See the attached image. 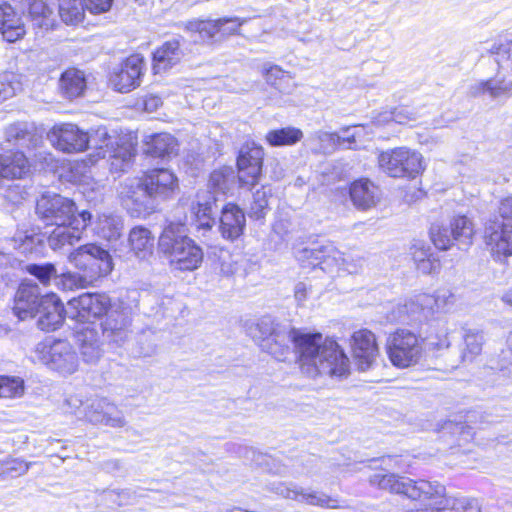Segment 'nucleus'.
<instances>
[{"label": "nucleus", "mask_w": 512, "mask_h": 512, "mask_svg": "<svg viewBox=\"0 0 512 512\" xmlns=\"http://www.w3.org/2000/svg\"><path fill=\"white\" fill-rule=\"evenodd\" d=\"M259 347L283 361L294 345L301 371L309 377L327 375L343 377L349 373L350 361L341 346L321 333H307L263 316L248 328Z\"/></svg>", "instance_id": "nucleus-1"}, {"label": "nucleus", "mask_w": 512, "mask_h": 512, "mask_svg": "<svg viewBox=\"0 0 512 512\" xmlns=\"http://www.w3.org/2000/svg\"><path fill=\"white\" fill-rule=\"evenodd\" d=\"M179 190L178 178L168 169H154L130 185V216H146L155 211L157 199H167Z\"/></svg>", "instance_id": "nucleus-2"}, {"label": "nucleus", "mask_w": 512, "mask_h": 512, "mask_svg": "<svg viewBox=\"0 0 512 512\" xmlns=\"http://www.w3.org/2000/svg\"><path fill=\"white\" fill-rule=\"evenodd\" d=\"M158 248L176 269L193 271L203 261V251L187 236L184 225L171 222L162 231Z\"/></svg>", "instance_id": "nucleus-3"}, {"label": "nucleus", "mask_w": 512, "mask_h": 512, "mask_svg": "<svg viewBox=\"0 0 512 512\" xmlns=\"http://www.w3.org/2000/svg\"><path fill=\"white\" fill-rule=\"evenodd\" d=\"M498 69L494 77L480 80L469 87L472 97L488 96L491 99H502L512 96V40L494 44L490 49Z\"/></svg>", "instance_id": "nucleus-4"}, {"label": "nucleus", "mask_w": 512, "mask_h": 512, "mask_svg": "<svg viewBox=\"0 0 512 512\" xmlns=\"http://www.w3.org/2000/svg\"><path fill=\"white\" fill-rule=\"evenodd\" d=\"M370 483L380 489L391 493L402 494L412 500H428L442 498L445 495V487L437 482L426 480H412L394 473L378 472L370 477Z\"/></svg>", "instance_id": "nucleus-5"}, {"label": "nucleus", "mask_w": 512, "mask_h": 512, "mask_svg": "<svg viewBox=\"0 0 512 512\" xmlns=\"http://www.w3.org/2000/svg\"><path fill=\"white\" fill-rule=\"evenodd\" d=\"M484 239L494 257L512 255V197L501 200L497 214L486 223Z\"/></svg>", "instance_id": "nucleus-6"}, {"label": "nucleus", "mask_w": 512, "mask_h": 512, "mask_svg": "<svg viewBox=\"0 0 512 512\" xmlns=\"http://www.w3.org/2000/svg\"><path fill=\"white\" fill-rule=\"evenodd\" d=\"M294 256L302 267L315 268L319 266L325 272H333L337 270L347 271L348 273H356L361 267L363 259H358V264L348 261L340 252L331 244L316 245L312 247H294Z\"/></svg>", "instance_id": "nucleus-7"}, {"label": "nucleus", "mask_w": 512, "mask_h": 512, "mask_svg": "<svg viewBox=\"0 0 512 512\" xmlns=\"http://www.w3.org/2000/svg\"><path fill=\"white\" fill-rule=\"evenodd\" d=\"M34 362L46 365L63 376L78 370L79 359L73 346L66 340L46 339L38 343L32 351Z\"/></svg>", "instance_id": "nucleus-8"}, {"label": "nucleus", "mask_w": 512, "mask_h": 512, "mask_svg": "<svg viewBox=\"0 0 512 512\" xmlns=\"http://www.w3.org/2000/svg\"><path fill=\"white\" fill-rule=\"evenodd\" d=\"M378 165L393 178L414 179L425 170L422 154L405 146L380 152Z\"/></svg>", "instance_id": "nucleus-9"}, {"label": "nucleus", "mask_w": 512, "mask_h": 512, "mask_svg": "<svg viewBox=\"0 0 512 512\" xmlns=\"http://www.w3.org/2000/svg\"><path fill=\"white\" fill-rule=\"evenodd\" d=\"M422 352L420 337L410 330L397 329L387 337L386 353L392 365L397 368L403 369L416 365Z\"/></svg>", "instance_id": "nucleus-10"}, {"label": "nucleus", "mask_w": 512, "mask_h": 512, "mask_svg": "<svg viewBox=\"0 0 512 512\" xmlns=\"http://www.w3.org/2000/svg\"><path fill=\"white\" fill-rule=\"evenodd\" d=\"M69 261L93 281L112 270L109 253L95 244L80 246L69 254Z\"/></svg>", "instance_id": "nucleus-11"}, {"label": "nucleus", "mask_w": 512, "mask_h": 512, "mask_svg": "<svg viewBox=\"0 0 512 512\" xmlns=\"http://www.w3.org/2000/svg\"><path fill=\"white\" fill-rule=\"evenodd\" d=\"M36 213L45 225L65 224L77 218L75 203L56 193L46 192L37 200Z\"/></svg>", "instance_id": "nucleus-12"}, {"label": "nucleus", "mask_w": 512, "mask_h": 512, "mask_svg": "<svg viewBox=\"0 0 512 512\" xmlns=\"http://www.w3.org/2000/svg\"><path fill=\"white\" fill-rule=\"evenodd\" d=\"M109 298L99 293H84L67 303L66 313L78 322H92L107 313Z\"/></svg>", "instance_id": "nucleus-13"}, {"label": "nucleus", "mask_w": 512, "mask_h": 512, "mask_svg": "<svg viewBox=\"0 0 512 512\" xmlns=\"http://www.w3.org/2000/svg\"><path fill=\"white\" fill-rule=\"evenodd\" d=\"M264 158L263 148L254 141H246L237 157L238 181L241 186H254L258 183Z\"/></svg>", "instance_id": "nucleus-14"}, {"label": "nucleus", "mask_w": 512, "mask_h": 512, "mask_svg": "<svg viewBox=\"0 0 512 512\" xmlns=\"http://www.w3.org/2000/svg\"><path fill=\"white\" fill-rule=\"evenodd\" d=\"M48 138L54 147L66 153L83 152L88 149L89 142L95 140V136H88V132L72 123L54 126Z\"/></svg>", "instance_id": "nucleus-15"}, {"label": "nucleus", "mask_w": 512, "mask_h": 512, "mask_svg": "<svg viewBox=\"0 0 512 512\" xmlns=\"http://www.w3.org/2000/svg\"><path fill=\"white\" fill-rule=\"evenodd\" d=\"M92 214L83 210L77 218L67 221L65 224L55 225L48 237V245L53 250H59L66 245H74L81 237L83 231L91 222Z\"/></svg>", "instance_id": "nucleus-16"}, {"label": "nucleus", "mask_w": 512, "mask_h": 512, "mask_svg": "<svg viewBox=\"0 0 512 512\" xmlns=\"http://www.w3.org/2000/svg\"><path fill=\"white\" fill-rule=\"evenodd\" d=\"M352 356L360 371L371 369L379 356L375 334L366 329L355 331L350 338Z\"/></svg>", "instance_id": "nucleus-17"}, {"label": "nucleus", "mask_w": 512, "mask_h": 512, "mask_svg": "<svg viewBox=\"0 0 512 512\" xmlns=\"http://www.w3.org/2000/svg\"><path fill=\"white\" fill-rule=\"evenodd\" d=\"M269 490L283 498L297 500L309 505L326 508L337 507V501L331 497L323 493L306 490L292 482H273L269 485Z\"/></svg>", "instance_id": "nucleus-18"}, {"label": "nucleus", "mask_w": 512, "mask_h": 512, "mask_svg": "<svg viewBox=\"0 0 512 512\" xmlns=\"http://www.w3.org/2000/svg\"><path fill=\"white\" fill-rule=\"evenodd\" d=\"M42 297L37 284L21 283L15 294L13 313L20 320L35 317L41 305Z\"/></svg>", "instance_id": "nucleus-19"}, {"label": "nucleus", "mask_w": 512, "mask_h": 512, "mask_svg": "<svg viewBox=\"0 0 512 512\" xmlns=\"http://www.w3.org/2000/svg\"><path fill=\"white\" fill-rule=\"evenodd\" d=\"M65 312L62 302L55 294L45 295L37 311V326L43 331H54L62 324Z\"/></svg>", "instance_id": "nucleus-20"}, {"label": "nucleus", "mask_w": 512, "mask_h": 512, "mask_svg": "<svg viewBox=\"0 0 512 512\" xmlns=\"http://www.w3.org/2000/svg\"><path fill=\"white\" fill-rule=\"evenodd\" d=\"M219 222V230L222 237L231 241L239 238L246 226L244 212L240 207L232 203H228L222 208Z\"/></svg>", "instance_id": "nucleus-21"}, {"label": "nucleus", "mask_w": 512, "mask_h": 512, "mask_svg": "<svg viewBox=\"0 0 512 512\" xmlns=\"http://www.w3.org/2000/svg\"><path fill=\"white\" fill-rule=\"evenodd\" d=\"M85 418L93 424L122 426L124 418L119 415L117 408L106 399H95L87 406Z\"/></svg>", "instance_id": "nucleus-22"}, {"label": "nucleus", "mask_w": 512, "mask_h": 512, "mask_svg": "<svg viewBox=\"0 0 512 512\" xmlns=\"http://www.w3.org/2000/svg\"><path fill=\"white\" fill-rule=\"evenodd\" d=\"M0 30L3 38L10 43L22 39L26 34L22 18L8 4L0 6Z\"/></svg>", "instance_id": "nucleus-23"}, {"label": "nucleus", "mask_w": 512, "mask_h": 512, "mask_svg": "<svg viewBox=\"0 0 512 512\" xmlns=\"http://www.w3.org/2000/svg\"><path fill=\"white\" fill-rule=\"evenodd\" d=\"M75 337L84 362L96 364L104 353L98 339V332L94 328L85 327L78 330Z\"/></svg>", "instance_id": "nucleus-24"}, {"label": "nucleus", "mask_w": 512, "mask_h": 512, "mask_svg": "<svg viewBox=\"0 0 512 512\" xmlns=\"http://www.w3.org/2000/svg\"><path fill=\"white\" fill-rule=\"evenodd\" d=\"M350 198L358 209L367 210L379 201L380 191L368 179H359L351 184Z\"/></svg>", "instance_id": "nucleus-25"}, {"label": "nucleus", "mask_w": 512, "mask_h": 512, "mask_svg": "<svg viewBox=\"0 0 512 512\" xmlns=\"http://www.w3.org/2000/svg\"><path fill=\"white\" fill-rule=\"evenodd\" d=\"M25 11L35 28L49 30L55 25L53 9L46 0H25Z\"/></svg>", "instance_id": "nucleus-26"}, {"label": "nucleus", "mask_w": 512, "mask_h": 512, "mask_svg": "<svg viewBox=\"0 0 512 512\" xmlns=\"http://www.w3.org/2000/svg\"><path fill=\"white\" fill-rule=\"evenodd\" d=\"M181 57L182 50L180 48L179 40L172 39L164 42L153 53V69L155 70V73H160L170 69L180 61Z\"/></svg>", "instance_id": "nucleus-27"}, {"label": "nucleus", "mask_w": 512, "mask_h": 512, "mask_svg": "<svg viewBox=\"0 0 512 512\" xmlns=\"http://www.w3.org/2000/svg\"><path fill=\"white\" fill-rule=\"evenodd\" d=\"M421 294L410 298L404 304H399L392 312V319L403 322H420L431 316L430 309L420 305Z\"/></svg>", "instance_id": "nucleus-28"}, {"label": "nucleus", "mask_w": 512, "mask_h": 512, "mask_svg": "<svg viewBox=\"0 0 512 512\" xmlns=\"http://www.w3.org/2000/svg\"><path fill=\"white\" fill-rule=\"evenodd\" d=\"M178 143L169 133H159L148 137L144 152L152 157H170L177 154Z\"/></svg>", "instance_id": "nucleus-29"}, {"label": "nucleus", "mask_w": 512, "mask_h": 512, "mask_svg": "<svg viewBox=\"0 0 512 512\" xmlns=\"http://www.w3.org/2000/svg\"><path fill=\"white\" fill-rule=\"evenodd\" d=\"M154 238L145 227H133L130 230V251L140 260L148 259L153 254Z\"/></svg>", "instance_id": "nucleus-30"}, {"label": "nucleus", "mask_w": 512, "mask_h": 512, "mask_svg": "<svg viewBox=\"0 0 512 512\" xmlns=\"http://www.w3.org/2000/svg\"><path fill=\"white\" fill-rule=\"evenodd\" d=\"M455 301L456 297L449 289H439L433 295L422 293L419 303L428 307L432 315L434 312L449 310Z\"/></svg>", "instance_id": "nucleus-31"}, {"label": "nucleus", "mask_w": 512, "mask_h": 512, "mask_svg": "<svg viewBox=\"0 0 512 512\" xmlns=\"http://www.w3.org/2000/svg\"><path fill=\"white\" fill-rule=\"evenodd\" d=\"M449 226L459 246L466 248L472 244L475 229L471 219L465 215H457L450 220Z\"/></svg>", "instance_id": "nucleus-32"}, {"label": "nucleus", "mask_w": 512, "mask_h": 512, "mask_svg": "<svg viewBox=\"0 0 512 512\" xmlns=\"http://www.w3.org/2000/svg\"><path fill=\"white\" fill-rule=\"evenodd\" d=\"M60 86L64 95L69 99L82 95L86 87L83 72L76 69L67 70L60 79Z\"/></svg>", "instance_id": "nucleus-33"}, {"label": "nucleus", "mask_w": 512, "mask_h": 512, "mask_svg": "<svg viewBox=\"0 0 512 512\" xmlns=\"http://www.w3.org/2000/svg\"><path fill=\"white\" fill-rule=\"evenodd\" d=\"M59 16L68 25L82 22L85 14L83 0H58Z\"/></svg>", "instance_id": "nucleus-34"}, {"label": "nucleus", "mask_w": 512, "mask_h": 512, "mask_svg": "<svg viewBox=\"0 0 512 512\" xmlns=\"http://www.w3.org/2000/svg\"><path fill=\"white\" fill-rule=\"evenodd\" d=\"M463 340L462 359L463 361H472L482 351L485 342L484 333L478 329H469L465 331Z\"/></svg>", "instance_id": "nucleus-35"}, {"label": "nucleus", "mask_w": 512, "mask_h": 512, "mask_svg": "<svg viewBox=\"0 0 512 512\" xmlns=\"http://www.w3.org/2000/svg\"><path fill=\"white\" fill-rule=\"evenodd\" d=\"M236 180L235 171L232 167L224 166L214 170L210 174L209 187L223 194L229 192Z\"/></svg>", "instance_id": "nucleus-36"}, {"label": "nucleus", "mask_w": 512, "mask_h": 512, "mask_svg": "<svg viewBox=\"0 0 512 512\" xmlns=\"http://www.w3.org/2000/svg\"><path fill=\"white\" fill-rule=\"evenodd\" d=\"M417 120V115L406 106L394 108L392 111H385L375 118L376 125H386L390 122H395L401 125H406Z\"/></svg>", "instance_id": "nucleus-37"}, {"label": "nucleus", "mask_w": 512, "mask_h": 512, "mask_svg": "<svg viewBox=\"0 0 512 512\" xmlns=\"http://www.w3.org/2000/svg\"><path fill=\"white\" fill-rule=\"evenodd\" d=\"M303 133L295 127H285L269 131L265 138L271 146L293 145L301 140Z\"/></svg>", "instance_id": "nucleus-38"}, {"label": "nucleus", "mask_w": 512, "mask_h": 512, "mask_svg": "<svg viewBox=\"0 0 512 512\" xmlns=\"http://www.w3.org/2000/svg\"><path fill=\"white\" fill-rule=\"evenodd\" d=\"M183 27L190 32L199 33L202 39H213L220 32V18L217 20H190L182 23Z\"/></svg>", "instance_id": "nucleus-39"}, {"label": "nucleus", "mask_w": 512, "mask_h": 512, "mask_svg": "<svg viewBox=\"0 0 512 512\" xmlns=\"http://www.w3.org/2000/svg\"><path fill=\"white\" fill-rule=\"evenodd\" d=\"M22 79V75L15 72L6 71L0 74V103L22 90Z\"/></svg>", "instance_id": "nucleus-40"}, {"label": "nucleus", "mask_w": 512, "mask_h": 512, "mask_svg": "<svg viewBox=\"0 0 512 512\" xmlns=\"http://www.w3.org/2000/svg\"><path fill=\"white\" fill-rule=\"evenodd\" d=\"M24 380L16 376H0V398L14 399L24 395Z\"/></svg>", "instance_id": "nucleus-41"}, {"label": "nucleus", "mask_w": 512, "mask_h": 512, "mask_svg": "<svg viewBox=\"0 0 512 512\" xmlns=\"http://www.w3.org/2000/svg\"><path fill=\"white\" fill-rule=\"evenodd\" d=\"M429 233L433 244L440 250L449 249L455 241L449 224L433 223Z\"/></svg>", "instance_id": "nucleus-42"}, {"label": "nucleus", "mask_w": 512, "mask_h": 512, "mask_svg": "<svg viewBox=\"0 0 512 512\" xmlns=\"http://www.w3.org/2000/svg\"><path fill=\"white\" fill-rule=\"evenodd\" d=\"M268 211V192L265 188L257 189L253 193L248 215L252 219H262Z\"/></svg>", "instance_id": "nucleus-43"}, {"label": "nucleus", "mask_w": 512, "mask_h": 512, "mask_svg": "<svg viewBox=\"0 0 512 512\" xmlns=\"http://www.w3.org/2000/svg\"><path fill=\"white\" fill-rule=\"evenodd\" d=\"M197 203L191 208V213L195 218L212 215V206L216 198L210 192H203V195L197 193Z\"/></svg>", "instance_id": "nucleus-44"}, {"label": "nucleus", "mask_w": 512, "mask_h": 512, "mask_svg": "<svg viewBox=\"0 0 512 512\" xmlns=\"http://www.w3.org/2000/svg\"><path fill=\"white\" fill-rule=\"evenodd\" d=\"M26 271L36 277L43 285H47L53 277H56L57 270L51 263L29 264Z\"/></svg>", "instance_id": "nucleus-45"}, {"label": "nucleus", "mask_w": 512, "mask_h": 512, "mask_svg": "<svg viewBox=\"0 0 512 512\" xmlns=\"http://www.w3.org/2000/svg\"><path fill=\"white\" fill-rule=\"evenodd\" d=\"M130 90L140 86V78L145 70L144 57L140 54L130 55Z\"/></svg>", "instance_id": "nucleus-46"}, {"label": "nucleus", "mask_w": 512, "mask_h": 512, "mask_svg": "<svg viewBox=\"0 0 512 512\" xmlns=\"http://www.w3.org/2000/svg\"><path fill=\"white\" fill-rule=\"evenodd\" d=\"M94 281L87 275H80L78 273H64L61 277V283L64 289L73 290L86 288L91 285Z\"/></svg>", "instance_id": "nucleus-47"}, {"label": "nucleus", "mask_w": 512, "mask_h": 512, "mask_svg": "<svg viewBox=\"0 0 512 512\" xmlns=\"http://www.w3.org/2000/svg\"><path fill=\"white\" fill-rule=\"evenodd\" d=\"M117 311H113L107 318L104 330L110 337L114 339H123L125 337V317L122 315L121 319L116 318Z\"/></svg>", "instance_id": "nucleus-48"}, {"label": "nucleus", "mask_w": 512, "mask_h": 512, "mask_svg": "<svg viewBox=\"0 0 512 512\" xmlns=\"http://www.w3.org/2000/svg\"><path fill=\"white\" fill-rule=\"evenodd\" d=\"M445 429L457 436L459 445L471 441L474 436L473 429L464 423L449 422L446 424Z\"/></svg>", "instance_id": "nucleus-49"}, {"label": "nucleus", "mask_w": 512, "mask_h": 512, "mask_svg": "<svg viewBox=\"0 0 512 512\" xmlns=\"http://www.w3.org/2000/svg\"><path fill=\"white\" fill-rule=\"evenodd\" d=\"M128 168V150L124 147L119 148L111 156L110 169L114 173L125 172Z\"/></svg>", "instance_id": "nucleus-50"}, {"label": "nucleus", "mask_w": 512, "mask_h": 512, "mask_svg": "<svg viewBox=\"0 0 512 512\" xmlns=\"http://www.w3.org/2000/svg\"><path fill=\"white\" fill-rule=\"evenodd\" d=\"M316 137L321 144V148L327 152L334 151L341 143L340 135L337 133L319 131Z\"/></svg>", "instance_id": "nucleus-51"}, {"label": "nucleus", "mask_w": 512, "mask_h": 512, "mask_svg": "<svg viewBox=\"0 0 512 512\" xmlns=\"http://www.w3.org/2000/svg\"><path fill=\"white\" fill-rule=\"evenodd\" d=\"M245 23V20H241L238 17H224L220 18V32L221 36H230L237 34L240 27Z\"/></svg>", "instance_id": "nucleus-52"}, {"label": "nucleus", "mask_w": 512, "mask_h": 512, "mask_svg": "<svg viewBox=\"0 0 512 512\" xmlns=\"http://www.w3.org/2000/svg\"><path fill=\"white\" fill-rule=\"evenodd\" d=\"M410 252L416 265L434 255L431 248L422 241L413 243Z\"/></svg>", "instance_id": "nucleus-53"}, {"label": "nucleus", "mask_w": 512, "mask_h": 512, "mask_svg": "<svg viewBox=\"0 0 512 512\" xmlns=\"http://www.w3.org/2000/svg\"><path fill=\"white\" fill-rule=\"evenodd\" d=\"M7 141L23 140L29 135L27 124L14 123L9 125L5 131Z\"/></svg>", "instance_id": "nucleus-54"}, {"label": "nucleus", "mask_w": 512, "mask_h": 512, "mask_svg": "<svg viewBox=\"0 0 512 512\" xmlns=\"http://www.w3.org/2000/svg\"><path fill=\"white\" fill-rule=\"evenodd\" d=\"M162 105V100L158 96H149L144 98L141 102H137L134 105V109L137 111L154 112Z\"/></svg>", "instance_id": "nucleus-55"}, {"label": "nucleus", "mask_w": 512, "mask_h": 512, "mask_svg": "<svg viewBox=\"0 0 512 512\" xmlns=\"http://www.w3.org/2000/svg\"><path fill=\"white\" fill-rule=\"evenodd\" d=\"M86 10L92 14H100L108 11L112 0H83Z\"/></svg>", "instance_id": "nucleus-56"}, {"label": "nucleus", "mask_w": 512, "mask_h": 512, "mask_svg": "<svg viewBox=\"0 0 512 512\" xmlns=\"http://www.w3.org/2000/svg\"><path fill=\"white\" fill-rule=\"evenodd\" d=\"M88 136H95V140L89 142L88 148H93L96 150H102L107 143V131L104 128H99L91 133H88Z\"/></svg>", "instance_id": "nucleus-57"}, {"label": "nucleus", "mask_w": 512, "mask_h": 512, "mask_svg": "<svg viewBox=\"0 0 512 512\" xmlns=\"http://www.w3.org/2000/svg\"><path fill=\"white\" fill-rule=\"evenodd\" d=\"M417 270L423 274H431L440 268V261L434 255L430 258L421 261L416 265Z\"/></svg>", "instance_id": "nucleus-58"}, {"label": "nucleus", "mask_w": 512, "mask_h": 512, "mask_svg": "<svg viewBox=\"0 0 512 512\" xmlns=\"http://www.w3.org/2000/svg\"><path fill=\"white\" fill-rule=\"evenodd\" d=\"M128 78V74L124 73L123 70H121L119 73L115 72L110 77V84L113 86V88L116 91H119L121 93L127 92L126 90V83L123 81Z\"/></svg>", "instance_id": "nucleus-59"}, {"label": "nucleus", "mask_w": 512, "mask_h": 512, "mask_svg": "<svg viewBox=\"0 0 512 512\" xmlns=\"http://www.w3.org/2000/svg\"><path fill=\"white\" fill-rule=\"evenodd\" d=\"M6 465H7V468H6L7 472H9V473L16 472L18 475L25 474L29 470V467H30L29 463H26L20 459H13V460L7 461Z\"/></svg>", "instance_id": "nucleus-60"}, {"label": "nucleus", "mask_w": 512, "mask_h": 512, "mask_svg": "<svg viewBox=\"0 0 512 512\" xmlns=\"http://www.w3.org/2000/svg\"><path fill=\"white\" fill-rule=\"evenodd\" d=\"M290 226L291 224L287 220H278L273 225V231L277 234L282 240H287L290 234Z\"/></svg>", "instance_id": "nucleus-61"}, {"label": "nucleus", "mask_w": 512, "mask_h": 512, "mask_svg": "<svg viewBox=\"0 0 512 512\" xmlns=\"http://www.w3.org/2000/svg\"><path fill=\"white\" fill-rule=\"evenodd\" d=\"M82 401L77 396H68L64 400L63 410L65 413L76 414L77 410L81 407Z\"/></svg>", "instance_id": "nucleus-62"}, {"label": "nucleus", "mask_w": 512, "mask_h": 512, "mask_svg": "<svg viewBox=\"0 0 512 512\" xmlns=\"http://www.w3.org/2000/svg\"><path fill=\"white\" fill-rule=\"evenodd\" d=\"M283 75H284V71L276 65L270 66L269 68H265L266 80L268 83H270L272 85H274L275 81L277 79H280Z\"/></svg>", "instance_id": "nucleus-63"}, {"label": "nucleus", "mask_w": 512, "mask_h": 512, "mask_svg": "<svg viewBox=\"0 0 512 512\" xmlns=\"http://www.w3.org/2000/svg\"><path fill=\"white\" fill-rule=\"evenodd\" d=\"M309 290H310V287L305 282H298L295 285V289H294L295 299L299 303L304 302L307 299Z\"/></svg>", "instance_id": "nucleus-64"}]
</instances>
